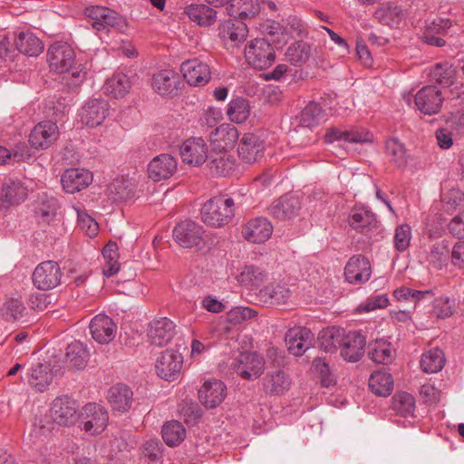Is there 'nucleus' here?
I'll return each instance as SVG.
<instances>
[{
    "mask_svg": "<svg viewBox=\"0 0 464 464\" xmlns=\"http://www.w3.org/2000/svg\"><path fill=\"white\" fill-rule=\"evenodd\" d=\"M75 52L72 47L64 42H56L50 45L47 51V62L51 71L58 73H71L75 79L72 82L77 84L84 78L85 72L76 64Z\"/></svg>",
    "mask_w": 464,
    "mask_h": 464,
    "instance_id": "f257e3e1",
    "label": "nucleus"
},
{
    "mask_svg": "<svg viewBox=\"0 0 464 464\" xmlns=\"http://www.w3.org/2000/svg\"><path fill=\"white\" fill-rule=\"evenodd\" d=\"M201 220L211 227H222L235 217V203L232 198L216 196L207 200L200 210Z\"/></svg>",
    "mask_w": 464,
    "mask_h": 464,
    "instance_id": "f03ea898",
    "label": "nucleus"
},
{
    "mask_svg": "<svg viewBox=\"0 0 464 464\" xmlns=\"http://www.w3.org/2000/svg\"><path fill=\"white\" fill-rule=\"evenodd\" d=\"M245 58L252 67L257 70H265L274 63L276 53L267 40L256 38L246 45Z\"/></svg>",
    "mask_w": 464,
    "mask_h": 464,
    "instance_id": "7ed1b4c3",
    "label": "nucleus"
},
{
    "mask_svg": "<svg viewBox=\"0 0 464 464\" xmlns=\"http://www.w3.org/2000/svg\"><path fill=\"white\" fill-rule=\"evenodd\" d=\"M204 227L196 221L186 219L178 223L172 231L174 241L183 248L200 247L203 245Z\"/></svg>",
    "mask_w": 464,
    "mask_h": 464,
    "instance_id": "20e7f679",
    "label": "nucleus"
},
{
    "mask_svg": "<svg viewBox=\"0 0 464 464\" xmlns=\"http://www.w3.org/2000/svg\"><path fill=\"white\" fill-rule=\"evenodd\" d=\"M234 371L244 380H254L261 376L265 370L264 358L256 352H245L232 362Z\"/></svg>",
    "mask_w": 464,
    "mask_h": 464,
    "instance_id": "39448f33",
    "label": "nucleus"
},
{
    "mask_svg": "<svg viewBox=\"0 0 464 464\" xmlns=\"http://www.w3.org/2000/svg\"><path fill=\"white\" fill-rule=\"evenodd\" d=\"M63 273L57 262L48 260L40 263L33 273V283L40 290H50L61 283Z\"/></svg>",
    "mask_w": 464,
    "mask_h": 464,
    "instance_id": "423d86ee",
    "label": "nucleus"
},
{
    "mask_svg": "<svg viewBox=\"0 0 464 464\" xmlns=\"http://www.w3.org/2000/svg\"><path fill=\"white\" fill-rule=\"evenodd\" d=\"M108 420V412L100 404L88 403L82 410V429L92 435L102 433L105 430Z\"/></svg>",
    "mask_w": 464,
    "mask_h": 464,
    "instance_id": "0eeeda50",
    "label": "nucleus"
},
{
    "mask_svg": "<svg viewBox=\"0 0 464 464\" xmlns=\"http://www.w3.org/2000/svg\"><path fill=\"white\" fill-rule=\"evenodd\" d=\"M79 405L67 396L57 397L50 409V418L60 426H70L78 419Z\"/></svg>",
    "mask_w": 464,
    "mask_h": 464,
    "instance_id": "6e6552de",
    "label": "nucleus"
},
{
    "mask_svg": "<svg viewBox=\"0 0 464 464\" xmlns=\"http://www.w3.org/2000/svg\"><path fill=\"white\" fill-rule=\"evenodd\" d=\"M444 97L441 91L433 85H427L417 92L414 96L416 108L425 115H434L440 111Z\"/></svg>",
    "mask_w": 464,
    "mask_h": 464,
    "instance_id": "1a4fd4ad",
    "label": "nucleus"
},
{
    "mask_svg": "<svg viewBox=\"0 0 464 464\" xmlns=\"http://www.w3.org/2000/svg\"><path fill=\"white\" fill-rule=\"evenodd\" d=\"M183 363L182 355L174 350H166L158 357L156 372L161 379L173 382L178 379Z\"/></svg>",
    "mask_w": 464,
    "mask_h": 464,
    "instance_id": "9d476101",
    "label": "nucleus"
},
{
    "mask_svg": "<svg viewBox=\"0 0 464 464\" xmlns=\"http://www.w3.org/2000/svg\"><path fill=\"white\" fill-rule=\"evenodd\" d=\"M59 136L57 124L51 121H44L31 130L29 143L35 150H46L58 140Z\"/></svg>",
    "mask_w": 464,
    "mask_h": 464,
    "instance_id": "9b49d317",
    "label": "nucleus"
},
{
    "mask_svg": "<svg viewBox=\"0 0 464 464\" xmlns=\"http://www.w3.org/2000/svg\"><path fill=\"white\" fill-rule=\"evenodd\" d=\"M265 142L256 133H245L237 148L238 157L246 163L252 164L264 157Z\"/></svg>",
    "mask_w": 464,
    "mask_h": 464,
    "instance_id": "f8f14e48",
    "label": "nucleus"
},
{
    "mask_svg": "<svg viewBox=\"0 0 464 464\" xmlns=\"http://www.w3.org/2000/svg\"><path fill=\"white\" fill-rule=\"evenodd\" d=\"M178 169V161L169 153L154 157L148 165V175L155 182L172 177Z\"/></svg>",
    "mask_w": 464,
    "mask_h": 464,
    "instance_id": "ddd939ff",
    "label": "nucleus"
},
{
    "mask_svg": "<svg viewBox=\"0 0 464 464\" xmlns=\"http://www.w3.org/2000/svg\"><path fill=\"white\" fill-rule=\"evenodd\" d=\"M180 71L187 82L192 86H203L210 80L208 64L197 58L183 62Z\"/></svg>",
    "mask_w": 464,
    "mask_h": 464,
    "instance_id": "4468645a",
    "label": "nucleus"
},
{
    "mask_svg": "<svg viewBox=\"0 0 464 464\" xmlns=\"http://www.w3.org/2000/svg\"><path fill=\"white\" fill-rule=\"evenodd\" d=\"M227 396V386L219 380L206 381L198 390V399L207 409L218 407Z\"/></svg>",
    "mask_w": 464,
    "mask_h": 464,
    "instance_id": "2eb2a0df",
    "label": "nucleus"
},
{
    "mask_svg": "<svg viewBox=\"0 0 464 464\" xmlns=\"http://www.w3.org/2000/svg\"><path fill=\"white\" fill-rule=\"evenodd\" d=\"M238 138L236 127L231 124H221L210 133L209 141L213 150L227 152L235 147Z\"/></svg>",
    "mask_w": 464,
    "mask_h": 464,
    "instance_id": "dca6fc26",
    "label": "nucleus"
},
{
    "mask_svg": "<svg viewBox=\"0 0 464 464\" xmlns=\"http://www.w3.org/2000/svg\"><path fill=\"white\" fill-rule=\"evenodd\" d=\"M218 32L225 44H230L234 47L238 46L246 40L248 29L244 22L228 19L218 25Z\"/></svg>",
    "mask_w": 464,
    "mask_h": 464,
    "instance_id": "f3484780",
    "label": "nucleus"
},
{
    "mask_svg": "<svg viewBox=\"0 0 464 464\" xmlns=\"http://www.w3.org/2000/svg\"><path fill=\"white\" fill-rule=\"evenodd\" d=\"M92 338L99 343H111L116 335L117 326L113 320L104 314L95 315L89 325Z\"/></svg>",
    "mask_w": 464,
    "mask_h": 464,
    "instance_id": "a211bd4d",
    "label": "nucleus"
},
{
    "mask_svg": "<svg viewBox=\"0 0 464 464\" xmlns=\"http://www.w3.org/2000/svg\"><path fill=\"white\" fill-rule=\"evenodd\" d=\"M313 333L306 327L289 329L285 336L288 351L295 356H301L312 345Z\"/></svg>",
    "mask_w": 464,
    "mask_h": 464,
    "instance_id": "6ab92c4d",
    "label": "nucleus"
},
{
    "mask_svg": "<svg viewBox=\"0 0 464 464\" xmlns=\"http://www.w3.org/2000/svg\"><path fill=\"white\" fill-rule=\"evenodd\" d=\"M372 274L370 261L363 256H353L344 267V276L351 284H362L367 282Z\"/></svg>",
    "mask_w": 464,
    "mask_h": 464,
    "instance_id": "aec40b11",
    "label": "nucleus"
},
{
    "mask_svg": "<svg viewBox=\"0 0 464 464\" xmlns=\"http://www.w3.org/2000/svg\"><path fill=\"white\" fill-rule=\"evenodd\" d=\"M208 148L202 138H191L183 142L180 147V156L183 162L200 166L208 159Z\"/></svg>",
    "mask_w": 464,
    "mask_h": 464,
    "instance_id": "412c9836",
    "label": "nucleus"
},
{
    "mask_svg": "<svg viewBox=\"0 0 464 464\" xmlns=\"http://www.w3.org/2000/svg\"><path fill=\"white\" fill-rule=\"evenodd\" d=\"M109 112V103L102 99L87 102L80 113L81 121L86 126L94 128L103 122Z\"/></svg>",
    "mask_w": 464,
    "mask_h": 464,
    "instance_id": "4be33fe9",
    "label": "nucleus"
},
{
    "mask_svg": "<svg viewBox=\"0 0 464 464\" xmlns=\"http://www.w3.org/2000/svg\"><path fill=\"white\" fill-rule=\"evenodd\" d=\"M349 223L353 229L364 234L369 239L377 240L380 235V224L376 216L371 211L364 210L352 214Z\"/></svg>",
    "mask_w": 464,
    "mask_h": 464,
    "instance_id": "5701e85b",
    "label": "nucleus"
},
{
    "mask_svg": "<svg viewBox=\"0 0 464 464\" xmlns=\"http://www.w3.org/2000/svg\"><path fill=\"white\" fill-rule=\"evenodd\" d=\"M175 334V325L167 317L155 319L150 323L148 337L150 344L161 347L169 343Z\"/></svg>",
    "mask_w": 464,
    "mask_h": 464,
    "instance_id": "b1692460",
    "label": "nucleus"
},
{
    "mask_svg": "<svg viewBox=\"0 0 464 464\" xmlns=\"http://www.w3.org/2000/svg\"><path fill=\"white\" fill-rule=\"evenodd\" d=\"M92 181V173L85 169H69L61 178L63 189L71 194L87 188Z\"/></svg>",
    "mask_w": 464,
    "mask_h": 464,
    "instance_id": "393cba45",
    "label": "nucleus"
},
{
    "mask_svg": "<svg viewBox=\"0 0 464 464\" xmlns=\"http://www.w3.org/2000/svg\"><path fill=\"white\" fill-rule=\"evenodd\" d=\"M273 232L271 222L265 218H256L246 223L242 235L247 241L261 244L270 238Z\"/></svg>",
    "mask_w": 464,
    "mask_h": 464,
    "instance_id": "a878e982",
    "label": "nucleus"
},
{
    "mask_svg": "<svg viewBox=\"0 0 464 464\" xmlns=\"http://www.w3.org/2000/svg\"><path fill=\"white\" fill-rule=\"evenodd\" d=\"M301 208L299 198L292 194L280 197L270 207V214L279 220L291 219L297 216Z\"/></svg>",
    "mask_w": 464,
    "mask_h": 464,
    "instance_id": "bb28decb",
    "label": "nucleus"
},
{
    "mask_svg": "<svg viewBox=\"0 0 464 464\" xmlns=\"http://www.w3.org/2000/svg\"><path fill=\"white\" fill-rule=\"evenodd\" d=\"M365 345V337L360 333H345V340L341 345V355L347 362H357L364 354Z\"/></svg>",
    "mask_w": 464,
    "mask_h": 464,
    "instance_id": "cd10ccee",
    "label": "nucleus"
},
{
    "mask_svg": "<svg viewBox=\"0 0 464 464\" xmlns=\"http://www.w3.org/2000/svg\"><path fill=\"white\" fill-rule=\"evenodd\" d=\"M338 140H344L351 143H363L372 140L369 132L362 130H342L336 127H331L326 130L324 141L333 143Z\"/></svg>",
    "mask_w": 464,
    "mask_h": 464,
    "instance_id": "c85d7f7f",
    "label": "nucleus"
},
{
    "mask_svg": "<svg viewBox=\"0 0 464 464\" xmlns=\"http://www.w3.org/2000/svg\"><path fill=\"white\" fill-rule=\"evenodd\" d=\"M264 391L271 396L282 395L290 389L291 379L281 370L268 372L264 378Z\"/></svg>",
    "mask_w": 464,
    "mask_h": 464,
    "instance_id": "c756f323",
    "label": "nucleus"
},
{
    "mask_svg": "<svg viewBox=\"0 0 464 464\" xmlns=\"http://www.w3.org/2000/svg\"><path fill=\"white\" fill-rule=\"evenodd\" d=\"M89 352L81 342H73L66 347L63 363L69 370L84 369L89 360Z\"/></svg>",
    "mask_w": 464,
    "mask_h": 464,
    "instance_id": "7c9ffc66",
    "label": "nucleus"
},
{
    "mask_svg": "<svg viewBox=\"0 0 464 464\" xmlns=\"http://www.w3.org/2000/svg\"><path fill=\"white\" fill-rule=\"evenodd\" d=\"M291 292L285 285L270 284L259 290L257 299L264 305L285 304Z\"/></svg>",
    "mask_w": 464,
    "mask_h": 464,
    "instance_id": "2f4dec72",
    "label": "nucleus"
},
{
    "mask_svg": "<svg viewBox=\"0 0 464 464\" xmlns=\"http://www.w3.org/2000/svg\"><path fill=\"white\" fill-rule=\"evenodd\" d=\"M132 391L125 384H116L109 390L108 400L113 411H128L132 404Z\"/></svg>",
    "mask_w": 464,
    "mask_h": 464,
    "instance_id": "473e14b6",
    "label": "nucleus"
},
{
    "mask_svg": "<svg viewBox=\"0 0 464 464\" xmlns=\"http://www.w3.org/2000/svg\"><path fill=\"white\" fill-rule=\"evenodd\" d=\"M227 11L229 16L243 22L258 14L260 6L256 0H230Z\"/></svg>",
    "mask_w": 464,
    "mask_h": 464,
    "instance_id": "72a5a7b5",
    "label": "nucleus"
},
{
    "mask_svg": "<svg viewBox=\"0 0 464 464\" xmlns=\"http://www.w3.org/2000/svg\"><path fill=\"white\" fill-rule=\"evenodd\" d=\"M345 333L343 328L335 326L322 330L317 339L320 349L326 353H334L345 340Z\"/></svg>",
    "mask_w": 464,
    "mask_h": 464,
    "instance_id": "f704fd0d",
    "label": "nucleus"
},
{
    "mask_svg": "<svg viewBox=\"0 0 464 464\" xmlns=\"http://www.w3.org/2000/svg\"><path fill=\"white\" fill-rule=\"evenodd\" d=\"M53 372L48 364L41 362L33 365L27 373V382L34 390L44 392L51 383Z\"/></svg>",
    "mask_w": 464,
    "mask_h": 464,
    "instance_id": "c9c22d12",
    "label": "nucleus"
},
{
    "mask_svg": "<svg viewBox=\"0 0 464 464\" xmlns=\"http://www.w3.org/2000/svg\"><path fill=\"white\" fill-rule=\"evenodd\" d=\"M430 82L437 83L441 87L453 85L457 78L456 69L450 63H436L430 70Z\"/></svg>",
    "mask_w": 464,
    "mask_h": 464,
    "instance_id": "e433bc0d",
    "label": "nucleus"
},
{
    "mask_svg": "<svg viewBox=\"0 0 464 464\" xmlns=\"http://www.w3.org/2000/svg\"><path fill=\"white\" fill-rule=\"evenodd\" d=\"M185 13L200 26H210L217 21V11L207 5H190L186 7Z\"/></svg>",
    "mask_w": 464,
    "mask_h": 464,
    "instance_id": "4c0bfd02",
    "label": "nucleus"
},
{
    "mask_svg": "<svg viewBox=\"0 0 464 464\" xmlns=\"http://www.w3.org/2000/svg\"><path fill=\"white\" fill-rule=\"evenodd\" d=\"M178 75L172 70H161L152 78V87L160 95L171 94L177 89Z\"/></svg>",
    "mask_w": 464,
    "mask_h": 464,
    "instance_id": "58836bf2",
    "label": "nucleus"
},
{
    "mask_svg": "<svg viewBox=\"0 0 464 464\" xmlns=\"http://www.w3.org/2000/svg\"><path fill=\"white\" fill-rule=\"evenodd\" d=\"M16 49L27 56H38L44 51L42 41L30 32L20 33L14 40Z\"/></svg>",
    "mask_w": 464,
    "mask_h": 464,
    "instance_id": "ea45409f",
    "label": "nucleus"
},
{
    "mask_svg": "<svg viewBox=\"0 0 464 464\" xmlns=\"http://www.w3.org/2000/svg\"><path fill=\"white\" fill-rule=\"evenodd\" d=\"M368 356L376 363L389 364L394 359L392 343L384 340H375L369 343Z\"/></svg>",
    "mask_w": 464,
    "mask_h": 464,
    "instance_id": "a19ab883",
    "label": "nucleus"
},
{
    "mask_svg": "<svg viewBox=\"0 0 464 464\" xmlns=\"http://www.w3.org/2000/svg\"><path fill=\"white\" fill-rule=\"evenodd\" d=\"M369 388L378 396H389L393 389V378L389 372H374L370 376Z\"/></svg>",
    "mask_w": 464,
    "mask_h": 464,
    "instance_id": "79ce46f5",
    "label": "nucleus"
},
{
    "mask_svg": "<svg viewBox=\"0 0 464 464\" xmlns=\"http://www.w3.org/2000/svg\"><path fill=\"white\" fill-rule=\"evenodd\" d=\"M236 159L227 152H215L209 161V169L213 174L228 176L235 168Z\"/></svg>",
    "mask_w": 464,
    "mask_h": 464,
    "instance_id": "37998d69",
    "label": "nucleus"
},
{
    "mask_svg": "<svg viewBox=\"0 0 464 464\" xmlns=\"http://www.w3.org/2000/svg\"><path fill=\"white\" fill-rule=\"evenodd\" d=\"M374 17L379 23L395 27L402 21L404 14L400 6L392 4H386L379 7L375 13Z\"/></svg>",
    "mask_w": 464,
    "mask_h": 464,
    "instance_id": "c03bdc74",
    "label": "nucleus"
},
{
    "mask_svg": "<svg viewBox=\"0 0 464 464\" xmlns=\"http://www.w3.org/2000/svg\"><path fill=\"white\" fill-rule=\"evenodd\" d=\"M161 436L169 447L179 445L186 438V429L178 420L167 421L161 429Z\"/></svg>",
    "mask_w": 464,
    "mask_h": 464,
    "instance_id": "a18cd8bd",
    "label": "nucleus"
},
{
    "mask_svg": "<svg viewBox=\"0 0 464 464\" xmlns=\"http://www.w3.org/2000/svg\"><path fill=\"white\" fill-rule=\"evenodd\" d=\"M391 408L397 415L407 418L415 411V398L409 392H396L392 400Z\"/></svg>",
    "mask_w": 464,
    "mask_h": 464,
    "instance_id": "49530a36",
    "label": "nucleus"
},
{
    "mask_svg": "<svg viewBox=\"0 0 464 464\" xmlns=\"http://www.w3.org/2000/svg\"><path fill=\"white\" fill-rule=\"evenodd\" d=\"M27 196L26 188L19 181L8 179L2 186V199L9 204H19Z\"/></svg>",
    "mask_w": 464,
    "mask_h": 464,
    "instance_id": "de8ad7c7",
    "label": "nucleus"
},
{
    "mask_svg": "<svg viewBox=\"0 0 464 464\" xmlns=\"http://www.w3.org/2000/svg\"><path fill=\"white\" fill-rule=\"evenodd\" d=\"M130 89L129 77L121 72L113 74L104 84V92L114 98L123 97Z\"/></svg>",
    "mask_w": 464,
    "mask_h": 464,
    "instance_id": "09e8293b",
    "label": "nucleus"
},
{
    "mask_svg": "<svg viewBox=\"0 0 464 464\" xmlns=\"http://www.w3.org/2000/svg\"><path fill=\"white\" fill-rule=\"evenodd\" d=\"M311 55L310 45L303 41H296L288 46L285 52L286 60L295 66L304 64Z\"/></svg>",
    "mask_w": 464,
    "mask_h": 464,
    "instance_id": "8fccbe9b",
    "label": "nucleus"
},
{
    "mask_svg": "<svg viewBox=\"0 0 464 464\" xmlns=\"http://www.w3.org/2000/svg\"><path fill=\"white\" fill-rule=\"evenodd\" d=\"M445 365L444 353L440 348H433L422 354L420 366L427 373H435Z\"/></svg>",
    "mask_w": 464,
    "mask_h": 464,
    "instance_id": "3c124183",
    "label": "nucleus"
},
{
    "mask_svg": "<svg viewBox=\"0 0 464 464\" xmlns=\"http://www.w3.org/2000/svg\"><path fill=\"white\" fill-rule=\"evenodd\" d=\"M450 255L451 251L448 242L441 240L432 245L428 255V260L434 267L442 269L448 265Z\"/></svg>",
    "mask_w": 464,
    "mask_h": 464,
    "instance_id": "603ef678",
    "label": "nucleus"
},
{
    "mask_svg": "<svg viewBox=\"0 0 464 464\" xmlns=\"http://www.w3.org/2000/svg\"><path fill=\"white\" fill-rule=\"evenodd\" d=\"M386 155L391 163L399 169L407 165L408 156L406 150L397 139H390L386 142Z\"/></svg>",
    "mask_w": 464,
    "mask_h": 464,
    "instance_id": "864d4df0",
    "label": "nucleus"
},
{
    "mask_svg": "<svg viewBox=\"0 0 464 464\" xmlns=\"http://www.w3.org/2000/svg\"><path fill=\"white\" fill-rule=\"evenodd\" d=\"M323 114L324 111L320 104L315 102H310L300 113V125L311 129L318 125L323 118Z\"/></svg>",
    "mask_w": 464,
    "mask_h": 464,
    "instance_id": "5fc2aeb1",
    "label": "nucleus"
},
{
    "mask_svg": "<svg viewBox=\"0 0 464 464\" xmlns=\"http://www.w3.org/2000/svg\"><path fill=\"white\" fill-rule=\"evenodd\" d=\"M250 106L248 102L244 98H237L232 100L228 104L227 115L230 121L241 123L249 116Z\"/></svg>",
    "mask_w": 464,
    "mask_h": 464,
    "instance_id": "6e6d98bb",
    "label": "nucleus"
},
{
    "mask_svg": "<svg viewBox=\"0 0 464 464\" xmlns=\"http://www.w3.org/2000/svg\"><path fill=\"white\" fill-rule=\"evenodd\" d=\"M313 367L314 372L319 375L321 384L324 387L329 388L336 384V379L331 372L329 364L324 358L316 357L313 361Z\"/></svg>",
    "mask_w": 464,
    "mask_h": 464,
    "instance_id": "4d7b16f0",
    "label": "nucleus"
},
{
    "mask_svg": "<svg viewBox=\"0 0 464 464\" xmlns=\"http://www.w3.org/2000/svg\"><path fill=\"white\" fill-rule=\"evenodd\" d=\"M265 275L263 271L255 266H246L238 276L240 284L246 286H258L263 283Z\"/></svg>",
    "mask_w": 464,
    "mask_h": 464,
    "instance_id": "13d9d810",
    "label": "nucleus"
},
{
    "mask_svg": "<svg viewBox=\"0 0 464 464\" xmlns=\"http://www.w3.org/2000/svg\"><path fill=\"white\" fill-rule=\"evenodd\" d=\"M257 312L250 307L237 306L232 308L227 314V321L232 325L241 324L243 322L256 316Z\"/></svg>",
    "mask_w": 464,
    "mask_h": 464,
    "instance_id": "bf43d9fd",
    "label": "nucleus"
},
{
    "mask_svg": "<svg viewBox=\"0 0 464 464\" xmlns=\"http://www.w3.org/2000/svg\"><path fill=\"white\" fill-rule=\"evenodd\" d=\"M411 239V228L408 224H402L396 227L393 242L395 248L400 251H405L409 246Z\"/></svg>",
    "mask_w": 464,
    "mask_h": 464,
    "instance_id": "052dcab7",
    "label": "nucleus"
},
{
    "mask_svg": "<svg viewBox=\"0 0 464 464\" xmlns=\"http://www.w3.org/2000/svg\"><path fill=\"white\" fill-rule=\"evenodd\" d=\"M124 24V19L121 15H119L118 13L107 8V12L105 13V16H103L102 18V22H96L95 24H93V28L100 32L106 29L109 26L121 28Z\"/></svg>",
    "mask_w": 464,
    "mask_h": 464,
    "instance_id": "680f3d73",
    "label": "nucleus"
},
{
    "mask_svg": "<svg viewBox=\"0 0 464 464\" xmlns=\"http://www.w3.org/2000/svg\"><path fill=\"white\" fill-rule=\"evenodd\" d=\"M12 157L15 161H21L29 159L31 155L28 153L27 147L24 144L17 146L16 150L13 152H10L6 148L0 146V164H5L7 160Z\"/></svg>",
    "mask_w": 464,
    "mask_h": 464,
    "instance_id": "e2e57ef3",
    "label": "nucleus"
},
{
    "mask_svg": "<svg viewBox=\"0 0 464 464\" xmlns=\"http://www.w3.org/2000/svg\"><path fill=\"white\" fill-rule=\"evenodd\" d=\"M53 301L51 295L44 293H34L28 299V305L30 308L36 311L45 310Z\"/></svg>",
    "mask_w": 464,
    "mask_h": 464,
    "instance_id": "0e129e2a",
    "label": "nucleus"
},
{
    "mask_svg": "<svg viewBox=\"0 0 464 464\" xmlns=\"http://www.w3.org/2000/svg\"><path fill=\"white\" fill-rule=\"evenodd\" d=\"M78 225L80 228L90 237H93L98 234V223L86 213H78Z\"/></svg>",
    "mask_w": 464,
    "mask_h": 464,
    "instance_id": "69168bd1",
    "label": "nucleus"
},
{
    "mask_svg": "<svg viewBox=\"0 0 464 464\" xmlns=\"http://www.w3.org/2000/svg\"><path fill=\"white\" fill-rule=\"evenodd\" d=\"M450 233L459 238H464V210L455 216L449 223Z\"/></svg>",
    "mask_w": 464,
    "mask_h": 464,
    "instance_id": "338daca9",
    "label": "nucleus"
},
{
    "mask_svg": "<svg viewBox=\"0 0 464 464\" xmlns=\"http://www.w3.org/2000/svg\"><path fill=\"white\" fill-rule=\"evenodd\" d=\"M451 263L458 268H464V240L457 242L450 255Z\"/></svg>",
    "mask_w": 464,
    "mask_h": 464,
    "instance_id": "774afa93",
    "label": "nucleus"
}]
</instances>
